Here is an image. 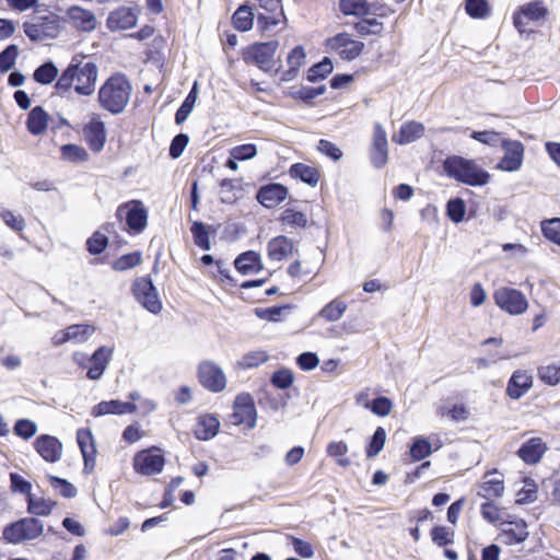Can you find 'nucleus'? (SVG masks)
<instances>
[{"label":"nucleus","mask_w":560,"mask_h":560,"mask_svg":"<svg viewBox=\"0 0 560 560\" xmlns=\"http://www.w3.org/2000/svg\"><path fill=\"white\" fill-rule=\"evenodd\" d=\"M504 156L498 164L500 170L506 172L517 171L523 164L524 145L516 140H503Z\"/></svg>","instance_id":"a211bd4d"},{"label":"nucleus","mask_w":560,"mask_h":560,"mask_svg":"<svg viewBox=\"0 0 560 560\" xmlns=\"http://www.w3.org/2000/svg\"><path fill=\"white\" fill-rule=\"evenodd\" d=\"M533 386V376L523 370H516L508 382L506 394L512 399H520Z\"/></svg>","instance_id":"5701e85b"},{"label":"nucleus","mask_w":560,"mask_h":560,"mask_svg":"<svg viewBox=\"0 0 560 560\" xmlns=\"http://www.w3.org/2000/svg\"><path fill=\"white\" fill-rule=\"evenodd\" d=\"M34 447L42 458L48 463H56L61 458L62 444L52 435H39L34 442Z\"/></svg>","instance_id":"412c9836"},{"label":"nucleus","mask_w":560,"mask_h":560,"mask_svg":"<svg viewBox=\"0 0 560 560\" xmlns=\"http://www.w3.org/2000/svg\"><path fill=\"white\" fill-rule=\"evenodd\" d=\"M69 23L79 32L91 33L97 27L95 14L82 7L71 5L66 11Z\"/></svg>","instance_id":"dca6fc26"},{"label":"nucleus","mask_w":560,"mask_h":560,"mask_svg":"<svg viewBox=\"0 0 560 560\" xmlns=\"http://www.w3.org/2000/svg\"><path fill=\"white\" fill-rule=\"evenodd\" d=\"M500 537L508 545L521 544L528 537L527 525L523 520L509 522L502 529Z\"/></svg>","instance_id":"c85d7f7f"},{"label":"nucleus","mask_w":560,"mask_h":560,"mask_svg":"<svg viewBox=\"0 0 560 560\" xmlns=\"http://www.w3.org/2000/svg\"><path fill=\"white\" fill-rule=\"evenodd\" d=\"M112 353L113 350L110 348L100 347L90 358H85L80 353H74L73 358L74 361L78 362L81 366L88 369V378L96 381L100 380L104 374L110 361Z\"/></svg>","instance_id":"0eeeda50"},{"label":"nucleus","mask_w":560,"mask_h":560,"mask_svg":"<svg viewBox=\"0 0 560 560\" xmlns=\"http://www.w3.org/2000/svg\"><path fill=\"white\" fill-rule=\"evenodd\" d=\"M346 311L347 304L339 299H335L320 310L319 316L327 322H337L342 317Z\"/></svg>","instance_id":"ea45409f"},{"label":"nucleus","mask_w":560,"mask_h":560,"mask_svg":"<svg viewBox=\"0 0 560 560\" xmlns=\"http://www.w3.org/2000/svg\"><path fill=\"white\" fill-rule=\"evenodd\" d=\"M142 261L141 254L139 252L122 255L116 259L113 264V268L117 271H125L131 269Z\"/></svg>","instance_id":"13d9d810"},{"label":"nucleus","mask_w":560,"mask_h":560,"mask_svg":"<svg viewBox=\"0 0 560 560\" xmlns=\"http://www.w3.org/2000/svg\"><path fill=\"white\" fill-rule=\"evenodd\" d=\"M232 417L235 424H244L249 429H253L256 425V408L249 394H241L236 396L233 405Z\"/></svg>","instance_id":"ddd939ff"},{"label":"nucleus","mask_w":560,"mask_h":560,"mask_svg":"<svg viewBox=\"0 0 560 560\" xmlns=\"http://www.w3.org/2000/svg\"><path fill=\"white\" fill-rule=\"evenodd\" d=\"M547 15V9L539 1L528 2L520 8L513 15L514 26L520 33L527 32L529 21H539Z\"/></svg>","instance_id":"f3484780"},{"label":"nucleus","mask_w":560,"mask_h":560,"mask_svg":"<svg viewBox=\"0 0 560 560\" xmlns=\"http://www.w3.org/2000/svg\"><path fill=\"white\" fill-rule=\"evenodd\" d=\"M546 451V445L540 438H532L522 444L517 454L526 464H536Z\"/></svg>","instance_id":"cd10ccee"},{"label":"nucleus","mask_w":560,"mask_h":560,"mask_svg":"<svg viewBox=\"0 0 560 560\" xmlns=\"http://www.w3.org/2000/svg\"><path fill=\"white\" fill-rule=\"evenodd\" d=\"M220 421L212 415H203L198 418L195 436L201 441L214 438L219 431Z\"/></svg>","instance_id":"c756f323"},{"label":"nucleus","mask_w":560,"mask_h":560,"mask_svg":"<svg viewBox=\"0 0 560 560\" xmlns=\"http://www.w3.org/2000/svg\"><path fill=\"white\" fill-rule=\"evenodd\" d=\"M137 410V406L133 402L120 401V400H108L98 402L92 410L94 417H102L106 415H125L132 413Z\"/></svg>","instance_id":"b1692460"},{"label":"nucleus","mask_w":560,"mask_h":560,"mask_svg":"<svg viewBox=\"0 0 560 560\" xmlns=\"http://www.w3.org/2000/svg\"><path fill=\"white\" fill-rule=\"evenodd\" d=\"M386 441V431L383 427H377L366 447V456L375 457L383 450Z\"/></svg>","instance_id":"3c124183"},{"label":"nucleus","mask_w":560,"mask_h":560,"mask_svg":"<svg viewBox=\"0 0 560 560\" xmlns=\"http://www.w3.org/2000/svg\"><path fill=\"white\" fill-rule=\"evenodd\" d=\"M82 133L93 152L98 153L103 150L106 142V129L104 122L98 117H93L83 127Z\"/></svg>","instance_id":"6ab92c4d"},{"label":"nucleus","mask_w":560,"mask_h":560,"mask_svg":"<svg viewBox=\"0 0 560 560\" xmlns=\"http://www.w3.org/2000/svg\"><path fill=\"white\" fill-rule=\"evenodd\" d=\"M98 68L92 61H73L62 71L57 79L55 89L61 96L70 95L72 90L83 96H90L95 91Z\"/></svg>","instance_id":"f257e3e1"},{"label":"nucleus","mask_w":560,"mask_h":560,"mask_svg":"<svg viewBox=\"0 0 560 560\" xmlns=\"http://www.w3.org/2000/svg\"><path fill=\"white\" fill-rule=\"evenodd\" d=\"M290 175L293 178H299L310 186H316L319 179V174L315 167L308 166L303 163H295L290 167Z\"/></svg>","instance_id":"c9c22d12"},{"label":"nucleus","mask_w":560,"mask_h":560,"mask_svg":"<svg viewBox=\"0 0 560 560\" xmlns=\"http://www.w3.org/2000/svg\"><path fill=\"white\" fill-rule=\"evenodd\" d=\"M138 21V10L120 7L109 13L106 25L112 31H125L132 28Z\"/></svg>","instance_id":"aec40b11"},{"label":"nucleus","mask_w":560,"mask_h":560,"mask_svg":"<svg viewBox=\"0 0 560 560\" xmlns=\"http://www.w3.org/2000/svg\"><path fill=\"white\" fill-rule=\"evenodd\" d=\"M334 66L329 57H324L322 61L312 66L307 71V80L315 82L325 79L329 73L332 72Z\"/></svg>","instance_id":"de8ad7c7"},{"label":"nucleus","mask_w":560,"mask_h":560,"mask_svg":"<svg viewBox=\"0 0 560 560\" xmlns=\"http://www.w3.org/2000/svg\"><path fill=\"white\" fill-rule=\"evenodd\" d=\"M432 453L430 442L424 438H417L413 440L410 447V455L415 460H421Z\"/></svg>","instance_id":"4d7b16f0"},{"label":"nucleus","mask_w":560,"mask_h":560,"mask_svg":"<svg viewBox=\"0 0 560 560\" xmlns=\"http://www.w3.org/2000/svg\"><path fill=\"white\" fill-rule=\"evenodd\" d=\"M108 238L106 235L95 232L88 241L86 247L88 250L93 255L101 254L107 246Z\"/></svg>","instance_id":"774afa93"},{"label":"nucleus","mask_w":560,"mask_h":560,"mask_svg":"<svg viewBox=\"0 0 560 560\" xmlns=\"http://www.w3.org/2000/svg\"><path fill=\"white\" fill-rule=\"evenodd\" d=\"M13 430L18 436L28 440L36 434L37 424L28 419H20L15 422Z\"/></svg>","instance_id":"e2e57ef3"},{"label":"nucleus","mask_w":560,"mask_h":560,"mask_svg":"<svg viewBox=\"0 0 560 560\" xmlns=\"http://www.w3.org/2000/svg\"><path fill=\"white\" fill-rule=\"evenodd\" d=\"M94 327L86 324H77L67 327V335L70 341L84 342L93 334Z\"/></svg>","instance_id":"8fccbe9b"},{"label":"nucleus","mask_w":560,"mask_h":560,"mask_svg":"<svg viewBox=\"0 0 560 560\" xmlns=\"http://www.w3.org/2000/svg\"><path fill=\"white\" fill-rule=\"evenodd\" d=\"M288 196V189L285 186L272 183L261 186L257 191V200L265 208H275L282 202Z\"/></svg>","instance_id":"4be33fe9"},{"label":"nucleus","mask_w":560,"mask_h":560,"mask_svg":"<svg viewBox=\"0 0 560 560\" xmlns=\"http://www.w3.org/2000/svg\"><path fill=\"white\" fill-rule=\"evenodd\" d=\"M268 354L264 350H254L245 353L238 361L237 368L240 369H255L267 362Z\"/></svg>","instance_id":"79ce46f5"},{"label":"nucleus","mask_w":560,"mask_h":560,"mask_svg":"<svg viewBox=\"0 0 560 560\" xmlns=\"http://www.w3.org/2000/svg\"><path fill=\"white\" fill-rule=\"evenodd\" d=\"M197 101V83L194 84L192 89L182 103L180 107L177 109L175 114V122L177 125H182L190 115L191 110Z\"/></svg>","instance_id":"37998d69"},{"label":"nucleus","mask_w":560,"mask_h":560,"mask_svg":"<svg viewBox=\"0 0 560 560\" xmlns=\"http://www.w3.org/2000/svg\"><path fill=\"white\" fill-rule=\"evenodd\" d=\"M131 91L130 82L124 74H113L101 86L98 102L104 109L117 115L129 103Z\"/></svg>","instance_id":"f03ea898"},{"label":"nucleus","mask_w":560,"mask_h":560,"mask_svg":"<svg viewBox=\"0 0 560 560\" xmlns=\"http://www.w3.org/2000/svg\"><path fill=\"white\" fill-rule=\"evenodd\" d=\"M277 40L256 43L247 47L243 52V59L246 63H254L264 71L270 70V63L278 49Z\"/></svg>","instance_id":"9d476101"},{"label":"nucleus","mask_w":560,"mask_h":560,"mask_svg":"<svg viewBox=\"0 0 560 560\" xmlns=\"http://www.w3.org/2000/svg\"><path fill=\"white\" fill-rule=\"evenodd\" d=\"M201 385L212 393H220L226 386V377L219 365L211 361L201 362L198 369Z\"/></svg>","instance_id":"9b49d317"},{"label":"nucleus","mask_w":560,"mask_h":560,"mask_svg":"<svg viewBox=\"0 0 560 560\" xmlns=\"http://www.w3.org/2000/svg\"><path fill=\"white\" fill-rule=\"evenodd\" d=\"M293 381V373L287 369L278 370L271 376L272 385L279 389L289 388L292 385Z\"/></svg>","instance_id":"69168bd1"},{"label":"nucleus","mask_w":560,"mask_h":560,"mask_svg":"<svg viewBox=\"0 0 560 560\" xmlns=\"http://www.w3.org/2000/svg\"><path fill=\"white\" fill-rule=\"evenodd\" d=\"M537 375L541 382L549 386L560 383V363H550L538 368Z\"/></svg>","instance_id":"49530a36"},{"label":"nucleus","mask_w":560,"mask_h":560,"mask_svg":"<svg viewBox=\"0 0 560 560\" xmlns=\"http://www.w3.org/2000/svg\"><path fill=\"white\" fill-rule=\"evenodd\" d=\"M234 27L240 32L249 31L254 23V13L249 5L243 4L232 16Z\"/></svg>","instance_id":"e433bc0d"},{"label":"nucleus","mask_w":560,"mask_h":560,"mask_svg":"<svg viewBox=\"0 0 560 560\" xmlns=\"http://www.w3.org/2000/svg\"><path fill=\"white\" fill-rule=\"evenodd\" d=\"M493 299L495 304L511 315L523 314L527 307L528 302L526 296L513 288H500L494 294Z\"/></svg>","instance_id":"1a4fd4ad"},{"label":"nucleus","mask_w":560,"mask_h":560,"mask_svg":"<svg viewBox=\"0 0 560 560\" xmlns=\"http://www.w3.org/2000/svg\"><path fill=\"white\" fill-rule=\"evenodd\" d=\"M465 9L468 15L474 19H482L488 14V2L486 0H466Z\"/></svg>","instance_id":"0e129e2a"},{"label":"nucleus","mask_w":560,"mask_h":560,"mask_svg":"<svg viewBox=\"0 0 560 560\" xmlns=\"http://www.w3.org/2000/svg\"><path fill=\"white\" fill-rule=\"evenodd\" d=\"M62 158L70 162H83L88 159V152L77 144H65L61 147Z\"/></svg>","instance_id":"052dcab7"},{"label":"nucleus","mask_w":560,"mask_h":560,"mask_svg":"<svg viewBox=\"0 0 560 560\" xmlns=\"http://www.w3.org/2000/svg\"><path fill=\"white\" fill-rule=\"evenodd\" d=\"M48 125V114L42 106H35L28 114L26 127L34 135L39 136L45 132Z\"/></svg>","instance_id":"72a5a7b5"},{"label":"nucleus","mask_w":560,"mask_h":560,"mask_svg":"<svg viewBox=\"0 0 560 560\" xmlns=\"http://www.w3.org/2000/svg\"><path fill=\"white\" fill-rule=\"evenodd\" d=\"M132 292L136 300L149 312L159 314L162 310V303L159 299L156 288L149 276L135 280Z\"/></svg>","instance_id":"6e6552de"},{"label":"nucleus","mask_w":560,"mask_h":560,"mask_svg":"<svg viewBox=\"0 0 560 560\" xmlns=\"http://www.w3.org/2000/svg\"><path fill=\"white\" fill-rule=\"evenodd\" d=\"M370 160L372 165L376 168L385 166L388 160L387 133L380 122H375L373 127Z\"/></svg>","instance_id":"f8f14e48"},{"label":"nucleus","mask_w":560,"mask_h":560,"mask_svg":"<svg viewBox=\"0 0 560 560\" xmlns=\"http://www.w3.org/2000/svg\"><path fill=\"white\" fill-rule=\"evenodd\" d=\"M19 55L18 46L12 44L0 52V72L5 73L10 71L15 65Z\"/></svg>","instance_id":"603ef678"},{"label":"nucleus","mask_w":560,"mask_h":560,"mask_svg":"<svg viewBox=\"0 0 560 560\" xmlns=\"http://www.w3.org/2000/svg\"><path fill=\"white\" fill-rule=\"evenodd\" d=\"M116 214L118 218L125 215L128 228L135 233L142 232L147 226L148 213L140 201H133L131 207L119 206Z\"/></svg>","instance_id":"2eb2a0df"},{"label":"nucleus","mask_w":560,"mask_h":560,"mask_svg":"<svg viewBox=\"0 0 560 560\" xmlns=\"http://www.w3.org/2000/svg\"><path fill=\"white\" fill-rule=\"evenodd\" d=\"M497 474V471H494ZM493 475V472L488 471L483 481L479 487L478 495L485 498L487 500H491L492 498H499L503 494L504 491V480L501 476L488 479L489 476Z\"/></svg>","instance_id":"473e14b6"},{"label":"nucleus","mask_w":560,"mask_h":560,"mask_svg":"<svg viewBox=\"0 0 560 560\" xmlns=\"http://www.w3.org/2000/svg\"><path fill=\"white\" fill-rule=\"evenodd\" d=\"M190 232L194 237L195 244L203 250H209L211 248L210 238H209V228L199 221H195L191 224Z\"/></svg>","instance_id":"a18cd8bd"},{"label":"nucleus","mask_w":560,"mask_h":560,"mask_svg":"<svg viewBox=\"0 0 560 560\" xmlns=\"http://www.w3.org/2000/svg\"><path fill=\"white\" fill-rule=\"evenodd\" d=\"M424 135L423 124L415 120L404 122L397 135L393 136V141L397 144H409Z\"/></svg>","instance_id":"bb28decb"},{"label":"nucleus","mask_w":560,"mask_h":560,"mask_svg":"<svg viewBox=\"0 0 560 560\" xmlns=\"http://www.w3.org/2000/svg\"><path fill=\"white\" fill-rule=\"evenodd\" d=\"M305 57L306 54L302 46L294 47L288 55L287 62L289 68L282 73L281 81L289 82L294 80L300 68L304 65Z\"/></svg>","instance_id":"7c9ffc66"},{"label":"nucleus","mask_w":560,"mask_h":560,"mask_svg":"<svg viewBox=\"0 0 560 560\" xmlns=\"http://www.w3.org/2000/svg\"><path fill=\"white\" fill-rule=\"evenodd\" d=\"M44 525L35 517L21 518L3 529V537L11 544L33 540L43 534Z\"/></svg>","instance_id":"39448f33"},{"label":"nucleus","mask_w":560,"mask_h":560,"mask_svg":"<svg viewBox=\"0 0 560 560\" xmlns=\"http://www.w3.org/2000/svg\"><path fill=\"white\" fill-rule=\"evenodd\" d=\"M242 190L241 183L237 179H223L220 183V199L223 203H233L238 199V192Z\"/></svg>","instance_id":"58836bf2"},{"label":"nucleus","mask_w":560,"mask_h":560,"mask_svg":"<svg viewBox=\"0 0 560 560\" xmlns=\"http://www.w3.org/2000/svg\"><path fill=\"white\" fill-rule=\"evenodd\" d=\"M234 266L242 275L257 273L262 269L260 256L253 250L238 255L234 261Z\"/></svg>","instance_id":"2f4dec72"},{"label":"nucleus","mask_w":560,"mask_h":560,"mask_svg":"<svg viewBox=\"0 0 560 560\" xmlns=\"http://www.w3.org/2000/svg\"><path fill=\"white\" fill-rule=\"evenodd\" d=\"M327 49L335 51L342 60L351 61L357 59L363 51L365 45L354 39L350 34L342 32L325 42Z\"/></svg>","instance_id":"423d86ee"},{"label":"nucleus","mask_w":560,"mask_h":560,"mask_svg":"<svg viewBox=\"0 0 560 560\" xmlns=\"http://www.w3.org/2000/svg\"><path fill=\"white\" fill-rule=\"evenodd\" d=\"M339 9L345 15L368 16L372 13L366 0H340Z\"/></svg>","instance_id":"f704fd0d"},{"label":"nucleus","mask_w":560,"mask_h":560,"mask_svg":"<svg viewBox=\"0 0 560 560\" xmlns=\"http://www.w3.org/2000/svg\"><path fill=\"white\" fill-rule=\"evenodd\" d=\"M541 231L546 238L551 242L558 241L560 237V218H552L541 223Z\"/></svg>","instance_id":"338daca9"},{"label":"nucleus","mask_w":560,"mask_h":560,"mask_svg":"<svg viewBox=\"0 0 560 560\" xmlns=\"http://www.w3.org/2000/svg\"><path fill=\"white\" fill-rule=\"evenodd\" d=\"M48 478L54 490L58 491L63 498L71 499L77 495V488L68 480L56 476H49Z\"/></svg>","instance_id":"6e6d98bb"},{"label":"nucleus","mask_w":560,"mask_h":560,"mask_svg":"<svg viewBox=\"0 0 560 560\" xmlns=\"http://www.w3.org/2000/svg\"><path fill=\"white\" fill-rule=\"evenodd\" d=\"M33 77L37 83L50 84L58 77V68L52 61L44 62L34 71Z\"/></svg>","instance_id":"c03bdc74"},{"label":"nucleus","mask_w":560,"mask_h":560,"mask_svg":"<svg viewBox=\"0 0 560 560\" xmlns=\"http://www.w3.org/2000/svg\"><path fill=\"white\" fill-rule=\"evenodd\" d=\"M432 541L439 547H444L453 542L454 532L445 526H435L431 530Z\"/></svg>","instance_id":"680f3d73"},{"label":"nucleus","mask_w":560,"mask_h":560,"mask_svg":"<svg viewBox=\"0 0 560 560\" xmlns=\"http://www.w3.org/2000/svg\"><path fill=\"white\" fill-rule=\"evenodd\" d=\"M23 30L32 42L54 39L63 30L62 19L52 12L45 15L36 14L31 21L24 22Z\"/></svg>","instance_id":"20e7f679"},{"label":"nucleus","mask_w":560,"mask_h":560,"mask_svg":"<svg viewBox=\"0 0 560 560\" xmlns=\"http://www.w3.org/2000/svg\"><path fill=\"white\" fill-rule=\"evenodd\" d=\"M55 505V501L46 500L44 498H35L32 493H28L27 511L31 514L47 516L51 513Z\"/></svg>","instance_id":"4c0bfd02"},{"label":"nucleus","mask_w":560,"mask_h":560,"mask_svg":"<svg viewBox=\"0 0 560 560\" xmlns=\"http://www.w3.org/2000/svg\"><path fill=\"white\" fill-rule=\"evenodd\" d=\"M354 30L360 36L380 35L384 25L375 18H364L354 24Z\"/></svg>","instance_id":"a19ab883"},{"label":"nucleus","mask_w":560,"mask_h":560,"mask_svg":"<svg viewBox=\"0 0 560 560\" xmlns=\"http://www.w3.org/2000/svg\"><path fill=\"white\" fill-rule=\"evenodd\" d=\"M280 221L283 225L290 228L303 229L307 224V218L305 213L295 211L294 209H285L280 217Z\"/></svg>","instance_id":"09e8293b"},{"label":"nucleus","mask_w":560,"mask_h":560,"mask_svg":"<svg viewBox=\"0 0 560 560\" xmlns=\"http://www.w3.org/2000/svg\"><path fill=\"white\" fill-rule=\"evenodd\" d=\"M77 442L83 456L84 467L91 469L94 467L96 448L93 434L90 429H79L77 432Z\"/></svg>","instance_id":"393cba45"},{"label":"nucleus","mask_w":560,"mask_h":560,"mask_svg":"<svg viewBox=\"0 0 560 560\" xmlns=\"http://www.w3.org/2000/svg\"><path fill=\"white\" fill-rule=\"evenodd\" d=\"M443 167L447 176L466 185L483 186L490 179L487 171L479 167L474 161L458 155L446 158Z\"/></svg>","instance_id":"7ed1b4c3"},{"label":"nucleus","mask_w":560,"mask_h":560,"mask_svg":"<svg viewBox=\"0 0 560 560\" xmlns=\"http://www.w3.org/2000/svg\"><path fill=\"white\" fill-rule=\"evenodd\" d=\"M164 464V456L153 453L151 450L140 451L133 457L135 470L143 476L160 474L163 470Z\"/></svg>","instance_id":"4468645a"},{"label":"nucleus","mask_w":560,"mask_h":560,"mask_svg":"<svg viewBox=\"0 0 560 560\" xmlns=\"http://www.w3.org/2000/svg\"><path fill=\"white\" fill-rule=\"evenodd\" d=\"M446 213L454 223L462 222L466 213V206L464 200L460 198L448 200L446 205Z\"/></svg>","instance_id":"5fc2aeb1"},{"label":"nucleus","mask_w":560,"mask_h":560,"mask_svg":"<svg viewBox=\"0 0 560 560\" xmlns=\"http://www.w3.org/2000/svg\"><path fill=\"white\" fill-rule=\"evenodd\" d=\"M348 452V445L342 442H330L327 445V454L332 457H338L337 464L342 467H347L350 465L349 458H347L345 455Z\"/></svg>","instance_id":"864d4df0"},{"label":"nucleus","mask_w":560,"mask_h":560,"mask_svg":"<svg viewBox=\"0 0 560 560\" xmlns=\"http://www.w3.org/2000/svg\"><path fill=\"white\" fill-rule=\"evenodd\" d=\"M365 407L371 409L374 415L385 417L390 413L393 409V402L385 396H380L373 399L371 402H366Z\"/></svg>","instance_id":"bf43d9fd"},{"label":"nucleus","mask_w":560,"mask_h":560,"mask_svg":"<svg viewBox=\"0 0 560 560\" xmlns=\"http://www.w3.org/2000/svg\"><path fill=\"white\" fill-rule=\"evenodd\" d=\"M294 249L293 241L284 235L271 238L267 246L269 258L276 261H281L292 255Z\"/></svg>","instance_id":"a878e982"}]
</instances>
